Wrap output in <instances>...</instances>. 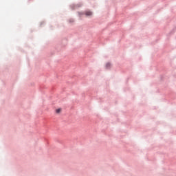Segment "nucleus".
<instances>
[{
	"label": "nucleus",
	"mask_w": 176,
	"mask_h": 176,
	"mask_svg": "<svg viewBox=\"0 0 176 176\" xmlns=\"http://www.w3.org/2000/svg\"><path fill=\"white\" fill-rule=\"evenodd\" d=\"M85 14L86 16H92L93 12H91V11H86Z\"/></svg>",
	"instance_id": "obj_1"
},
{
	"label": "nucleus",
	"mask_w": 176,
	"mask_h": 176,
	"mask_svg": "<svg viewBox=\"0 0 176 176\" xmlns=\"http://www.w3.org/2000/svg\"><path fill=\"white\" fill-rule=\"evenodd\" d=\"M61 111H62V109H56V113H60Z\"/></svg>",
	"instance_id": "obj_2"
},
{
	"label": "nucleus",
	"mask_w": 176,
	"mask_h": 176,
	"mask_svg": "<svg viewBox=\"0 0 176 176\" xmlns=\"http://www.w3.org/2000/svg\"><path fill=\"white\" fill-rule=\"evenodd\" d=\"M107 68H109V67H111V64L108 63L106 65Z\"/></svg>",
	"instance_id": "obj_3"
}]
</instances>
